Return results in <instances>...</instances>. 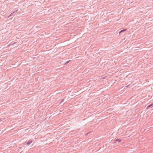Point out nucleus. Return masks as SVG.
<instances>
[{
  "instance_id": "1",
  "label": "nucleus",
  "mask_w": 153,
  "mask_h": 153,
  "mask_svg": "<svg viewBox=\"0 0 153 153\" xmlns=\"http://www.w3.org/2000/svg\"><path fill=\"white\" fill-rule=\"evenodd\" d=\"M121 141L122 140L121 139H117L115 140L114 143H116L117 142L120 143Z\"/></svg>"
},
{
  "instance_id": "2",
  "label": "nucleus",
  "mask_w": 153,
  "mask_h": 153,
  "mask_svg": "<svg viewBox=\"0 0 153 153\" xmlns=\"http://www.w3.org/2000/svg\"><path fill=\"white\" fill-rule=\"evenodd\" d=\"M33 142V141L32 140H29L28 142L26 143L27 145H29L31 143Z\"/></svg>"
},
{
  "instance_id": "3",
  "label": "nucleus",
  "mask_w": 153,
  "mask_h": 153,
  "mask_svg": "<svg viewBox=\"0 0 153 153\" xmlns=\"http://www.w3.org/2000/svg\"><path fill=\"white\" fill-rule=\"evenodd\" d=\"M123 32L122 30H121L119 32V34H120L121 32Z\"/></svg>"
},
{
  "instance_id": "4",
  "label": "nucleus",
  "mask_w": 153,
  "mask_h": 153,
  "mask_svg": "<svg viewBox=\"0 0 153 153\" xmlns=\"http://www.w3.org/2000/svg\"><path fill=\"white\" fill-rule=\"evenodd\" d=\"M123 32L122 30H121L119 32V34H120L121 32Z\"/></svg>"
},
{
  "instance_id": "5",
  "label": "nucleus",
  "mask_w": 153,
  "mask_h": 153,
  "mask_svg": "<svg viewBox=\"0 0 153 153\" xmlns=\"http://www.w3.org/2000/svg\"><path fill=\"white\" fill-rule=\"evenodd\" d=\"M152 105H149V106H148L147 108H148L150 107Z\"/></svg>"
},
{
  "instance_id": "6",
  "label": "nucleus",
  "mask_w": 153,
  "mask_h": 153,
  "mask_svg": "<svg viewBox=\"0 0 153 153\" xmlns=\"http://www.w3.org/2000/svg\"><path fill=\"white\" fill-rule=\"evenodd\" d=\"M122 31H123V32H124V31H125L126 30V29H124V30H122Z\"/></svg>"
}]
</instances>
